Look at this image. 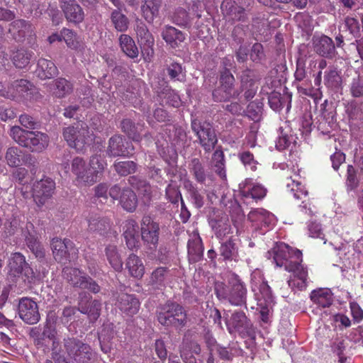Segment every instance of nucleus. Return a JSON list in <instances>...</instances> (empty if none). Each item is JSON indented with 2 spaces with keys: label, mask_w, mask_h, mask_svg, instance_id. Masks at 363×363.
Wrapping results in <instances>:
<instances>
[{
  "label": "nucleus",
  "mask_w": 363,
  "mask_h": 363,
  "mask_svg": "<svg viewBox=\"0 0 363 363\" xmlns=\"http://www.w3.org/2000/svg\"><path fill=\"white\" fill-rule=\"evenodd\" d=\"M104 169V162L100 156L91 157L89 164L80 157H75L71 162V172L79 185L91 186L99 179Z\"/></svg>",
  "instance_id": "1"
},
{
  "label": "nucleus",
  "mask_w": 363,
  "mask_h": 363,
  "mask_svg": "<svg viewBox=\"0 0 363 363\" xmlns=\"http://www.w3.org/2000/svg\"><path fill=\"white\" fill-rule=\"evenodd\" d=\"M214 291L217 298L228 301L231 305L241 306L246 305L247 289L245 283L235 274H232L225 284L222 281L215 283Z\"/></svg>",
  "instance_id": "2"
},
{
  "label": "nucleus",
  "mask_w": 363,
  "mask_h": 363,
  "mask_svg": "<svg viewBox=\"0 0 363 363\" xmlns=\"http://www.w3.org/2000/svg\"><path fill=\"white\" fill-rule=\"evenodd\" d=\"M10 136L18 145L32 152H43L48 147L50 143V138L46 133L26 130L18 125L11 128Z\"/></svg>",
  "instance_id": "3"
},
{
  "label": "nucleus",
  "mask_w": 363,
  "mask_h": 363,
  "mask_svg": "<svg viewBox=\"0 0 363 363\" xmlns=\"http://www.w3.org/2000/svg\"><path fill=\"white\" fill-rule=\"evenodd\" d=\"M62 135L68 145L77 152L85 150L94 139L88 125L84 121H79L73 125L65 128Z\"/></svg>",
  "instance_id": "4"
},
{
  "label": "nucleus",
  "mask_w": 363,
  "mask_h": 363,
  "mask_svg": "<svg viewBox=\"0 0 363 363\" xmlns=\"http://www.w3.org/2000/svg\"><path fill=\"white\" fill-rule=\"evenodd\" d=\"M158 322L166 327L183 328L187 320L184 307L177 302L168 301L157 312Z\"/></svg>",
  "instance_id": "5"
},
{
  "label": "nucleus",
  "mask_w": 363,
  "mask_h": 363,
  "mask_svg": "<svg viewBox=\"0 0 363 363\" xmlns=\"http://www.w3.org/2000/svg\"><path fill=\"white\" fill-rule=\"evenodd\" d=\"M272 255L277 266L284 267L287 272L293 271L294 267L302 263V252L299 250H294L284 242H277L268 252Z\"/></svg>",
  "instance_id": "6"
},
{
  "label": "nucleus",
  "mask_w": 363,
  "mask_h": 363,
  "mask_svg": "<svg viewBox=\"0 0 363 363\" xmlns=\"http://www.w3.org/2000/svg\"><path fill=\"white\" fill-rule=\"evenodd\" d=\"M62 273L63 278L74 287L87 289L94 294L101 290L96 281L78 268L65 267Z\"/></svg>",
  "instance_id": "7"
},
{
  "label": "nucleus",
  "mask_w": 363,
  "mask_h": 363,
  "mask_svg": "<svg viewBox=\"0 0 363 363\" xmlns=\"http://www.w3.org/2000/svg\"><path fill=\"white\" fill-rule=\"evenodd\" d=\"M64 347L68 356L76 363H91L94 361L95 353L91 347L77 338L64 339Z\"/></svg>",
  "instance_id": "8"
},
{
  "label": "nucleus",
  "mask_w": 363,
  "mask_h": 363,
  "mask_svg": "<svg viewBox=\"0 0 363 363\" xmlns=\"http://www.w3.org/2000/svg\"><path fill=\"white\" fill-rule=\"evenodd\" d=\"M267 189L262 184L255 183L252 179H246L239 184V195L243 204L252 206L263 200Z\"/></svg>",
  "instance_id": "9"
},
{
  "label": "nucleus",
  "mask_w": 363,
  "mask_h": 363,
  "mask_svg": "<svg viewBox=\"0 0 363 363\" xmlns=\"http://www.w3.org/2000/svg\"><path fill=\"white\" fill-rule=\"evenodd\" d=\"M192 130L199 139V143L206 152H211L218 143L214 128L209 123H200L197 120L191 122Z\"/></svg>",
  "instance_id": "10"
},
{
  "label": "nucleus",
  "mask_w": 363,
  "mask_h": 363,
  "mask_svg": "<svg viewBox=\"0 0 363 363\" xmlns=\"http://www.w3.org/2000/svg\"><path fill=\"white\" fill-rule=\"evenodd\" d=\"M9 32L17 42L27 40L28 43L33 45L36 42L35 28L32 23L23 20L17 19L9 25Z\"/></svg>",
  "instance_id": "11"
},
{
  "label": "nucleus",
  "mask_w": 363,
  "mask_h": 363,
  "mask_svg": "<svg viewBox=\"0 0 363 363\" xmlns=\"http://www.w3.org/2000/svg\"><path fill=\"white\" fill-rule=\"evenodd\" d=\"M235 78L230 70L225 68L220 72V86L213 90V98L215 101L221 102L229 100L235 95L234 90Z\"/></svg>",
  "instance_id": "12"
},
{
  "label": "nucleus",
  "mask_w": 363,
  "mask_h": 363,
  "mask_svg": "<svg viewBox=\"0 0 363 363\" xmlns=\"http://www.w3.org/2000/svg\"><path fill=\"white\" fill-rule=\"evenodd\" d=\"M9 275L13 277H25V281L31 282L35 278L33 269L26 261V257L20 252H14L11 255L8 264Z\"/></svg>",
  "instance_id": "13"
},
{
  "label": "nucleus",
  "mask_w": 363,
  "mask_h": 363,
  "mask_svg": "<svg viewBox=\"0 0 363 363\" xmlns=\"http://www.w3.org/2000/svg\"><path fill=\"white\" fill-rule=\"evenodd\" d=\"M55 182L50 177H45L33 183L32 196L38 206L40 207L50 199L54 194Z\"/></svg>",
  "instance_id": "14"
},
{
  "label": "nucleus",
  "mask_w": 363,
  "mask_h": 363,
  "mask_svg": "<svg viewBox=\"0 0 363 363\" xmlns=\"http://www.w3.org/2000/svg\"><path fill=\"white\" fill-rule=\"evenodd\" d=\"M279 135L276 141V148L281 151L289 149L290 155L297 153L298 137L294 133L290 124L285 121L279 128Z\"/></svg>",
  "instance_id": "15"
},
{
  "label": "nucleus",
  "mask_w": 363,
  "mask_h": 363,
  "mask_svg": "<svg viewBox=\"0 0 363 363\" xmlns=\"http://www.w3.org/2000/svg\"><path fill=\"white\" fill-rule=\"evenodd\" d=\"M18 311L19 317L27 324H35L40 319L38 304L30 298L23 297L20 299Z\"/></svg>",
  "instance_id": "16"
},
{
  "label": "nucleus",
  "mask_w": 363,
  "mask_h": 363,
  "mask_svg": "<svg viewBox=\"0 0 363 363\" xmlns=\"http://www.w3.org/2000/svg\"><path fill=\"white\" fill-rule=\"evenodd\" d=\"M134 147L130 142H125L120 135H114L108 140L106 152L109 157H130L134 154Z\"/></svg>",
  "instance_id": "17"
},
{
  "label": "nucleus",
  "mask_w": 363,
  "mask_h": 363,
  "mask_svg": "<svg viewBox=\"0 0 363 363\" xmlns=\"http://www.w3.org/2000/svg\"><path fill=\"white\" fill-rule=\"evenodd\" d=\"M34 55L32 50L23 46H16L9 50V58L13 65L18 69L28 67Z\"/></svg>",
  "instance_id": "18"
},
{
  "label": "nucleus",
  "mask_w": 363,
  "mask_h": 363,
  "mask_svg": "<svg viewBox=\"0 0 363 363\" xmlns=\"http://www.w3.org/2000/svg\"><path fill=\"white\" fill-rule=\"evenodd\" d=\"M153 89L161 101V104H165L174 108H179L182 105L179 95L172 89L167 82L162 81L160 86H155Z\"/></svg>",
  "instance_id": "19"
},
{
  "label": "nucleus",
  "mask_w": 363,
  "mask_h": 363,
  "mask_svg": "<svg viewBox=\"0 0 363 363\" xmlns=\"http://www.w3.org/2000/svg\"><path fill=\"white\" fill-rule=\"evenodd\" d=\"M226 325L230 333L238 332L240 334H249L252 326L243 311H235Z\"/></svg>",
  "instance_id": "20"
},
{
  "label": "nucleus",
  "mask_w": 363,
  "mask_h": 363,
  "mask_svg": "<svg viewBox=\"0 0 363 363\" xmlns=\"http://www.w3.org/2000/svg\"><path fill=\"white\" fill-rule=\"evenodd\" d=\"M60 7L67 21L79 24L84 21L83 9L75 0H61Z\"/></svg>",
  "instance_id": "21"
},
{
  "label": "nucleus",
  "mask_w": 363,
  "mask_h": 363,
  "mask_svg": "<svg viewBox=\"0 0 363 363\" xmlns=\"http://www.w3.org/2000/svg\"><path fill=\"white\" fill-rule=\"evenodd\" d=\"M78 310L87 314L90 320L95 321L100 315L101 303L97 300H92L91 296L86 294H80Z\"/></svg>",
  "instance_id": "22"
},
{
  "label": "nucleus",
  "mask_w": 363,
  "mask_h": 363,
  "mask_svg": "<svg viewBox=\"0 0 363 363\" xmlns=\"http://www.w3.org/2000/svg\"><path fill=\"white\" fill-rule=\"evenodd\" d=\"M13 93L10 99L18 101L31 100L35 86L27 79H21L13 82Z\"/></svg>",
  "instance_id": "23"
},
{
  "label": "nucleus",
  "mask_w": 363,
  "mask_h": 363,
  "mask_svg": "<svg viewBox=\"0 0 363 363\" xmlns=\"http://www.w3.org/2000/svg\"><path fill=\"white\" fill-rule=\"evenodd\" d=\"M116 305L126 315L133 316L138 313L140 303L135 295L121 294L118 296Z\"/></svg>",
  "instance_id": "24"
},
{
  "label": "nucleus",
  "mask_w": 363,
  "mask_h": 363,
  "mask_svg": "<svg viewBox=\"0 0 363 363\" xmlns=\"http://www.w3.org/2000/svg\"><path fill=\"white\" fill-rule=\"evenodd\" d=\"M187 248L190 262L195 263L201 259L203 255V245L197 229H194L190 235Z\"/></svg>",
  "instance_id": "25"
},
{
  "label": "nucleus",
  "mask_w": 363,
  "mask_h": 363,
  "mask_svg": "<svg viewBox=\"0 0 363 363\" xmlns=\"http://www.w3.org/2000/svg\"><path fill=\"white\" fill-rule=\"evenodd\" d=\"M293 271L289 272L293 273V275L288 281V284L292 290L297 289L298 291H304L308 286V270L304 267L302 264L294 267Z\"/></svg>",
  "instance_id": "26"
},
{
  "label": "nucleus",
  "mask_w": 363,
  "mask_h": 363,
  "mask_svg": "<svg viewBox=\"0 0 363 363\" xmlns=\"http://www.w3.org/2000/svg\"><path fill=\"white\" fill-rule=\"evenodd\" d=\"M231 230L232 228H220L216 233V236L223 241L220 248V253L224 259H231L235 251V244L232 239L233 236H228V235L233 233Z\"/></svg>",
  "instance_id": "27"
},
{
  "label": "nucleus",
  "mask_w": 363,
  "mask_h": 363,
  "mask_svg": "<svg viewBox=\"0 0 363 363\" xmlns=\"http://www.w3.org/2000/svg\"><path fill=\"white\" fill-rule=\"evenodd\" d=\"M248 219L257 225L274 227L277 225V218L269 211L264 208H256L248 213Z\"/></svg>",
  "instance_id": "28"
},
{
  "label": "nucleus",
  "mask_w": 363,
  "mask_h": 363,
  "mask_svg": "<svg viewBox=\"0 0 363 363\" xmlns=\"http://www.w3.org/2000/svg\"><path fill=\"white\" fill-rule=\"evenodd\" d=\"M241 89L244 91V97L246 101H250L255 96L257 91L255 75L252 70L245 69L241 74Z\"/></svg>",
  "instance_id": "29"
},
{
  "label": "nucleus",
  "mask_w": 363,
  "mask_h": 363,
  "mask_svg": "<svg viewBox=\"0 0 363 363\" xmlns=\"http://www.w3.org/2000/svg\"><path fill=\"white\" fill-rule=\"evenodd\" d=\"M50 245L55 259L58 262H65L69 257L68 248L72 242L68 239L62 240L58 238H54Z\"/></svg>",
  "instance_id": "30"
},
{
  "label": "nucleus",
  "mask_w": 363,
  "mask_h": 363,
  "mask_svg": "<svg viewBox=\"0 0 363 363\" xmlns=\"http://www.w3.org/2000/svg\"><path fill=\"white\" fill-rule=\"evenodd\" d=\"M28 158H30V155L26 154L23 150L17 147H9L5 154L6 162L11 167L26 164Z\"/></svg>",
  "instance_id": "31"
},
{
  "label": "nucleus",
  "mask_w": 363,
  "mask_h": 363,
  "mask_svg": "<svg viewBox=\"0 0 363 363\" xmlns=\"http://www.w3.org/2000/svg\"><path fill=\"white\" fill-rule=\"evenodd\" d=\"M23 233L26 237V243L30 251L37 258H44L45 255V250L39 240V235L36 233L35 228H31V230L26 228V231Z\"/></svg>",
  "instance_id": "32"
},
{
  "label": "nucleus",
  "mask_w": 363,
  "mask_h": 363,
  "mask_svg": "<svg viewBox=\"0 0 363 363\" xmlns=\"http://www.w3.org/2000/svg\"><path fill=\"white\" fill-rule=\"evenodd\" d=\"M50 91L57 98H64L73 91V84L63 77H59L49 84Z\"/></svg>",
  "instance_id": "33"
},
{
  "label": "nucleus",
  "mask_w": 363,
  "mask_h": 363,
  "mask_svg": "<svg viewBox=\"0 0 363 363\" xmlns=\"http://www.w3.org/2000/svg\"><path fill=\"white\" fill-rule=\"evenodd\" d=\"M314 50L319 55L328 58H332L335 52L332 38L326 35H322L314 42Z\"/></svg>",
  "instance_id": "34"
},
{
  "label": "nucleus",
  "mask_w": 363,
  "mask_h": 363,
  "mask_svg": "<svg viewBox=\"0 0 363 363\" xmlns=\"http://www.w3.org/2000/svg\"><path fill=\"white\" fill-rule=\"evenodd\" d=\"M161 35L163 40L173 48L178 47L185 40L182 31L170 26H165Z\"/></svg>",
  "instance_id": "35"
},
{
  "label": "nucleus",
  "mask_w": 363,
  "mask_h": 363,
  "mask_svg": "<svg viewBox=\"0 0 363 363\" xmlns=\"http://www.w3.org/2000/svg\"><path fill=\"white\" fill-rule=\"evenodd\" d=\"M287 190L293 195L296 200H302L303 207L306 208V201L308 200V191L304 185L298 180L287 178L286 182Z\"/></svg>",
  "instance_id": "36"
},
{
  "label": "nucleus",
  "mask_w": 363,
  "mask_h": 363,
  "mask_svg": "<svg viewBox=\"0 0 363 363\" xmlns=\"http://www.w3.org/2000/svg\"><path fill=\"white\" fill-rule=\"evenodd\" d=\"M125 268L129 274L134 278L140 279L145 274V266L141 259L136 255H129L125 262Z\"/></svg>",
  "instance_id": "37"
},
{
  "label": "nucleus",
  "mask_w": 363,
  "mask_h": 363,
  "mask_svg": "<svg viewBox=\"0 0 363 363\" xmlns=\"http://www.w3.org/2000/svg\"><path fill=\"white\" fill-rule=\"evenodd\" d=\"M223 11L233 21H244L245 19V10L237 4L235 1H225L221 6Z\"/></svg>",
  "instance_id": "38"
},
{
  "label": "nucleus",
  "mask_w": 363,
  "mask_h": 363,
  "mask_svg": "<svg viewBox=\"0 0 363 363\" xmlns=\"http://www.w3.org/2000/svg\"><path fill=\"white\" fill-rule=\"evenodd\" d=\"M162 2V0H144L141 6V12L146 21L152 23L158 16Z\"/></svg>",
  "instance_id": "39"
},
{
  "label": "nucleus",
  "mask_w": 363,
  "mask_h": 363,
  "mask_svg": "<svg viewBox=\"0 0 363 363\" xmlns=\"http://www.w3.org/2000/svg\"><path fill=\"white\" fill-rule=\"evenodd\" d=\"M170 277V270L166 267L156 268L150 274L149 284L154 289H161L165 286L166 281Z\"/></svg>",
  "instance_id": "40"
},
{
  "label": "nucleus",
  "mask_w": 363,
  "mask_h": 363,
  "mask_svg": "<svg viewBox=\"0 0 363 363\" xmlns=\"http://www.w3.org/2000/svg\"><path fill=\"white\" fill-rule=\"evenodd\" d=\"M184 188L189 194V199L193 206L197 208H201L205 203L203 196L200 193L197 186L189 179L184 181Z\"/></svg>",
  "instance_id": "41"
},
{
  "label": "nucleus",
  "mask_w": 363,
  "mask_h": 363,
  "mask_svg": "<svg viewBox=\"0 0 363 363\" xmlns=\"http://www.w3.org/2000/svg\"><path fill=\"white\" fill-rule=\"evenodd\" d=\"M311 300L322 308L330 307L333 302V294L328 289H319L313 290L310 295Z\"/></svg>",
  "instance_id": "42"
},
{
  "label": "nucleus",
  "mask_w": 363,
  "mask_h": 363,
  "mask_svg": "<svg viewBox=\"0 0 363 363\" xmlns=\"http://www.w3.org/2000/svg\"><path fill=\"white\" fill-rule=\"evenodd\" d=\"M38 74L41 79H50L57 75L58 70L53 62L40 58L38 61Z\"/></svg>",
  "instance_id": "43"
},
{
  "label": "nucleus",
  "mask_w": 363,
  "mask_h": 363,
  "mask_svg": "<svg viewBox=\"0 0 363 363\" xmlns=\"http://www.w3.org/2000/svg\"><path fill=\"white\" fill-rule=\"evenodd\" d=\"M79 224L88 227H106L111 225V218L98 213H91L85 218H81Z\"/></svg>",
  "instance_id": "44"
},
{
  "label": "nucleus",
  "mask_w": 363,
  "mask_h": 363,
  "mask_svg": "<svg viewBox=\"0 0 363 363\" xmlns=\"http://www.w3.org/2000/svg\"><path fill=\"white\" fill-rule=\"evenodd\" d=\"M119 43L123 52L130 58L138 57L139 50L134 40L128 35L121 34L119 37Z\"/></svg>",
  "instance_id": "45"
},
{
  "label": "nucleus",
  "mask_w": 363,
  "mask_h": 363,
  "mask_svg": "<svg viewBox=\"0 0 363 363\" xmlns=\"http://www.w3.org/2000/svg\"><path fill=\"white\" fill-rule=\"evenodd\" d=\"M120 203L125 211L133 212L138 206L136 194L129 188L123 189L120 196Z\"/></svg>",
  "instance_id": "46"
},
{
  "label": "nucleus",
  "mask_w": 363,
  "mask_h": 363,
  "mask_svg": "<svg viewBox=\"0 0 363 363\" xmlns=\"http://www.w3.org/2000/svg\"><path fill=\"white\" fill-rule=\"evenodd\" d=\"M325 85L333 90L338 89L342 85V77L335 67H330L328 70L325 72Z\"/></svg>",
  "instance_id": "47"
},
{
  "label": "nucleus",
  "mask_w": 363,
  "mask_h": 363,
  "mask_svg": "<svg viewBox=\"0 0 363 363\" xmlns=\"http://www.w3.org/2000/svg\"><path fill=\"white\" fill-rule=\"evenodd\" d=\"M57 316L54 313L48 314L46 321L43 330V336L52 340V345L55 346V338L57 335L56 330Z\"/></svg>",
  "instance_id": "48"
},
{
  "label": "nucleus",
  "mask_w": 363,
  "mask_h": 363,
  "mask_svg": "<svg viewBox=\"0 0 363 363\" xmlns=\"http://www.w3.org/2000/svg\"><path fill=\"white\" fill-rule=\"evenodd\" d=\"M111 21L115 29L118 32H125L128 28L129 20L121 12V9H114L111 13Z\"/></svg>",
  "instance_id": "49"
},
{
  "label": "nucleus",
  "mask_w": 363,
  "mask_h": 363,
  "mask_svg": "<svg viewBox=\"0 0 363 363\" xmlns=\"http://www.w3.org/2000/svg\"><path fill=\"white\" fill-rule=\"evenodd\" d=\"M121 130L127 135V136L134 142H140L143 137L140 135L135 123L129 118L122 120L121 123Z\"/></svg>",
  "instance_id": "50"
},
{
  "label": "nucleus",
  "mask_w": 363,
  "mask_h": 363,
  "mask_svg": "<svg viewBox=\"0 0 363 363\" xmlns=\"http://www.w3.org/2000/svg\"><path fill=\"white\" fill-rule=\"evenodd\" d=\"M190 173L195 180L200 184H203L206 179L205 168L199 158H193L189 164Z\"/></svg>",
  "instance_id": "51"
},
{
  "label": "nucleus",
  "mask_w": 363,
  "mask_h": 363,
  "mask_svg": "<svg viewBox=\"0 0 363 363\" xmlns=\"http://www.w3.org/2000/svg\"><path fill=\"white\" fill-rule=\"evenodd\" d=\"M107 259L111 267L117 272H120L123 269V262L120 255L118 252L116 245H109L105 250Z\"/></svg>",
  "instance_id": "52"
},
{
  "label": "nucleus",
  "mask_w": 363,
  "mask_h": 363,
  "mask_svg": "<svg viewBox=\"0 0 363 363\" xmlns=\"http://www.w3.org/2000/svg\"><path fill=\"white\" fill-rule=\"evenodd\" d=\"M135 32L142 44L150 46L153 44L154 39L152 35L149 31L146 24L140 20L136 21Z\"/></svg>",
  "instance_id": "53"
},
{
  "label": "nucleus",
  "mask_w": 363,
  "mask_h": 363,
  "mask_svg": "<svg viewBox=\"0 0 363 363\" xmlns=\"http://www.w3.org/2000/svg\"><path fill=\"white\" fill-rule=\"evenodd\" d=\"M212 162L217 174H218L221 179H225V155L220 148L217 149L213 154Z\"/></svg>",
  "instance_id": "54"
},
{
  "label": "nucleus",
  "mask_w": 363,
  "mask_h": 363,
  "mask_svg": "<svg viewBox=\"0 0 363 363\" xmlns=\"http://www.w3.org/2000/svg\"><path fill=\"white\" fill-rule=\"evenodd\" d=\"M113 166L120 176L124 177L135 173L137 169V164L130 160L115 162Z\"/></svg>",
  "instance_id": "55"
},
{
  "label": "nucleus",
  "mask_w": 363,
  "mask_h": 363,
  "mask_svg": "<svg viewBox=\"0 0 363 363\" xmlns=\"http://www.w3.org/2000/svg\"><path fill=\"white\" fill-rule=\"evenodd\" d=\"M142 240L150 248H155L157 246L159 239L160 228H140Z\"/></svg>",
  "instance_id": "56"
},
{
  "label": "nucleus",
  "mask_w": 363,
  "mask_h": 363,
  "mask_svg": "<svg viewBox=\"0 0 363 363\" xmlns=\"http://www.w3.org/2000/svg\"><path fill=\"white\" fill-rule=\"evenodd\" d=\"M125 243L128 249L137 250L140 246L139 231L136 228H126L123 233Z\"/></svg>",
  "instance_id": "57"
},
{
  "label": "nucleus",
  "mask_w": 363,
  "mask_h": 363,
  "mask_svg": "<svg viewBox=\"0 0 363 363\" xmlns=\"http://www.w3.org/2000/svg\"><path fill=\"white\" fill-rule=\"evenodd\" d=\"M129 184L137 189L139 194L150 196L151 194V186L144 179H140L135 176L130 177L128 179Z\"/></svg>",
  "instance_id": "58"
},
{
  "label": "nucleus",
  "mask_w": 363,
  "mask_h": 363,
  "mask_svg": "<svg viewBox=\"0 0 363 363\" xmlns=\"http://www.w3.org/2000/svg\"><path fill=\"white\" fill-rule=\"evenodd\" d=\"M167 74L173 81L182 82L185 77L184 69L180 63L173 62L167 67Z\"/></svg>",
  "instance_id": "59"
},
{
  "label": "nucleus",
  "mask_w": 363,
  "mask_h": 363,
  "mask_svg": "<svg viewBox=\"0 0 363 363\" xmlns=\"http://www.w3.org/2000/svg\"><path fill=\"white\" fill-rule=\"evenodd\" d=\"M189 351L190 353L199 354L201 352V346L198 342L195 341L183 342L182 347H180V356L186 363V360L188 359V356L189 354Z\"/></svg>",
  "instance_id": "60"
},
{
  "label": "nucleus",
  "mask_w": 363,
  "mask_h": 363,
  "mask_svg": "<svg viewBox=\"0 0 363 363\" xmlns=\"http://www.w3.org/2000/svg\"><path fill=\"white\" fill-rule=\"evenodd\" d=\"M359 181L357 177V171L352 164H348L346 174V186L348 191H352L359 186Z\"/></svg>",
  "instance_id": "61"
},
{
  "label": "nucleus",
  "mask_w": 363,
  "mask_h": 363,
  "mask_svg": "<svg viewBox=\"0 0 363 363\" xmlns=\"http://www.w3.org/2000/svg\"><path fill=\"white\" fill-rule=\"evenodd\" d=\"M238 157L242 163L252 171L257 169V161L255 160L254 155L250 151H243L238 154Z\"/></svg>",
  "instance_id": "62"
},
{
  "label": "nucleus",
  "mask_w": 363,
  "mask_h": 363,
  "mask_svg": "<svg viewBox=\"0 0 363 363\" xmlns=\"http://www.w3.org/2000/svg\"><path fill=\"white\" fill-rule=\"evenodd\" d=\"M350 91L354 98L363 97V78L358 76L353 78L350 84Z\"/></svg>",
  "instance_id": "63"
},
{
  "label": "nucleus",
  "mask_w": 363,
  "mask_h": 363,
  "mask_svg": "<svg viewBox=\"0 0 363 363\" xmlns=\"http://www.w3.org/2000/svg\"><path fill=\"white\" fill-rule=\"evenodd\" d=\"M13 180L21 185L28 183V171L24 167H18L11 174Z\"/></svg>",
  "instance_id": "64"
}]
</instances>
